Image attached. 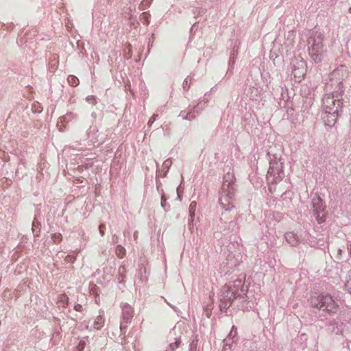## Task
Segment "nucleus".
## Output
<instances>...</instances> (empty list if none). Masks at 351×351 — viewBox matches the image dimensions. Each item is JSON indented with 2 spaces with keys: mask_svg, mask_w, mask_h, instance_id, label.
<instances>
[{
  "mask_svg": "<svg viewBox=\"0 0 351 351\" xmlns=\"http://www.w3.org/2000/svg\"><path fill=\"white\" fill-rule=\"evenodd\" d=\"M349 12L351 13V7L349 9Z\"/></svg>",
  "mask_w": 351,
  "mask_h": 351,
  "instance_id": "ea45409f",
  "label": "nucleus"
},
{
  "mask_svg": "<svg viewBox=\"0 0 351 351\" xmlns=\"http://www.w3.org/2000/svg\"><path fill=\"white\" fill-rule=\"evenodd\" d=\"M181 343L180 338L176 339L174 343H171L169 346V351H173L176 348H178Z\"/></svg>",
  "mask_w": 351,
  "mask_h": 351,
  "instance_id": "f3484780",
  "label": "nucleus"
},
{
  "mask_svg": "<svg viewBox=\"0 0 351 351\" xmlns=\"http://www.w3.org/2000/svg\"><path fill=\"white\" fill-rule=\"evenodd\" d=\"M347 246L349 253L351 255V241H348Z\"/></svg>",
  "mask_w": 351,
  "mask_h": 351,
  "instance_id": "c756f323",
  "label": "nucleus"
},
{
  "mask_svg": "<svg viewBox=\"0 0 351 351\" xmlns=\"http://www.w3.org/2000/svg\"><path fill=\"white\" fill-rule=\"evenodd\" d=\"M149 16L150 15L147 12H143L140 16V20L145 25H148L149 23Z\"/></svg>",
  "mask_w": 351,
  "mask_h": 351,
  "instance_id": "2eb2a0df",
  "label": "nucleus"
},
{
  "mask_svg": "<svg viewBox=\"0 0 351 351\" xmlns=\"http://www.w3.org/2000/svg\"><path fill=\"white\" fill-rule=\"evenodd\" d=\"M285 238L287 242L293 246H295L300 243L299 237L293 232H288L285 233Z\"/></svg>",
  "mask_w": 351,
  "mask_h": 351,
  "instance_id": "9d476101",
  "label": "nucleus"
},
{
  "mask_svg": "<svg viewBox=\"0 0 351 351\" xmlns=\"http://www.w3.org/2000/svg\"><path fill=\"white\" fill-rule=\"evenodd\" d=\"M177 193L179 199H180L179 189H177Z\"/></svg>",
  "mask_w": 351,
  "mask_h": 351,
  "instance_id": "f704fd0d",
  "label": "nucleus"
},
{
  "mask_svg": "<svg viewBox=\"0 0 351 351\" xmlns=\"http://www.w3.org/2000/svg\"><path fill=\"white\" fill-rule=\"evenodd\" d=\"M197 203L195 201L191 202L189 206V213L191 217V221H193V217L195 216V212L196 210Z\"/></svg>",
  "mask_w": 351,
  "mask_h": 351,
  "instance_id": "f8f14e48",
  "label": "nucleus"
},
{
  "mask_svg": "<svg viewBox=\"0 0 351 351\" xmlns=\"http://www.w3.org/2000/svg\"><path fill=\"white\" fill-rule=\"evenodd\" d=\"M90 142H91L92 143H95V141H94L93 139H91V140H90Z\"/></svg>",
  "mask_w": 351,
  "mask_h": 351,
  "instance_id": "4c0bfd02",
  "label": "nucleus"
},
{
  "mask_svg": "<svg viewBox=\"0 0 351 351\" xmlns=\"http://www.w3.org/2000/svg\"><path fill=\"white\" fill-rule=\"evenodd\" d=\"M342 106L341 96L334 93L326 94L322 99V107L326 116L323 117L328 125H333Z\"/></svg>",
  "mask_w": 351,
  "mask_h": 351,
  "instance_id": "f257e3e1",
  "label": "nucleus"
},
{
  "mask_svg": "<svg viewBox=\"0 0 351 351\" xmlns=\"http://www.w3.org/2000/svg\"><path fill=\"white\" fill-rule=\"evenodd\" d=\"M133 237L135 240L137 239V237H138V232L137 231L134 232Z\"/></svg>",
  "mask_w": 351,
  "mask_h": 351,
  "instance_id": "2f4dec72",
  "label": "nucleus"
},
{
  "mask_svg": "<svg viewBox=\"0 0 351 351\" xmlns=\"http://www.w3.org/2000/svg\"><path fill=\"white\" fill-rule=\"evenodd\" d=\"M168 304L170 306V304ZM171 306L172 307V308L175 309V307H174V306H171Z\"/></svg>",
  "mask_w": 351,
  "mask_h": 351,
  "instance_id": "58836bf2",
  "label": "nucleus"
},
{
  "mask_svg": "<svg viewBox=\"0 0 351 351\" xmlns=\"http://www.w3.org/2000/svg\"><path fill=\"white\" fill-rule=\"evenodd\" d=\"M237 334V332L236 327L232 326L231 331L230 332V333L228 335V338L233 339L236 337Z\"/></svg>",
  "mask_w": 351,
  "mask_h": 351,
  "instance_id": "aec40b11",
  "label": "nucleus"
},
{
  "mask_svg": "<svg viewBox=\"0 0 351 351\" xmlns=\"http://www.w3.org/2000/svg\"><path fill=\"white\" fill-rule=\"evenodd\" d=\"M91 116L95 119V112H93L91 114Z\"/></svg>",
  "mask_w": 351,
  "mask_h": 351,
  "instance_id": "c9c22d12",
  "label": "nucleus"
},
{
  "mask_svg": "<svg viewBox=\"0 0 351 351\" xmlns=\"http://www.w3.org/2000/svg\"><path fill=\"white\" fill-rule=\"evenodd\" d=\"M335 75H336V73H335V72H334V73H332V76Z\"/></svg>",
  "mask_w": 351,
  "mask_h": 351,
  "instance_id": "e433bc0d",
  "label": "nucleus"
},
{
  "mask_svg": "<svg viewBox=\"0 0 351 351\" xmlns=\"http://www.w3.org/2000/svg\"><path fill=\"white\" fill-rule=\"evenodd\" d=\"M93 143H88V145H93Z\"/></svg>",
  "mask_w": 351,
  "mask_h": 351,
  "instance_id": "79ce46f5",
  "label": "nucleus"
},
{
  "mask_svg": "<svg viewBox=\"0 0 351 351\" xmlns=\"http://www.w3.org/2000/svg\"><path fill=\"white\" fill-rule=\"evenodd\" d=\"M205 107V104H202V102L199 103L196 106L193 108V109L191 110L190 111L186 112L185 111H182L179 117H181L182 119L186 120H192L195 119L197 114L199 113L201 110H202Z\"/></svg>",
  "mask_w": 351,
  "mask_h": 351,
  "instance_id": "1a4fd4ad",
  "label": "nucleus"
},
{
  "mask_svg": "<svg viewBox=\"0 0 351 351\" xmlns=\"http://www.w3.org/2000/svg\"><path fill=\"white\" fill-rule=\"evenodd\" d=\"M86 101L87 102H88L89 104H96V100H95V98L94 96L93 95H90V96H88L86 97Z\"/></svg>",
  "mask_w": 351,
  "mask_h": 351,
  "instance_id": "412c9836",
  "label": "nucleus"
},
{
  "mask_svg": "<svg viewBox=\"0 0 351 351\" xmlns=\"http://www.w3.org/2000/svg\"><path fill=\"white\" fill-rule=\"evenodd\" d=\"M74 309L76 311H82V309H83V307L81 304H77L74 306Z\"/></svg>",
  "mask_w": 351,
  "mask_h": 351,
  "instance_id": "bb28decb",
  "label": "nucleus"
},
{
  "mask_svg": "<svg viewBox=\"0 0 351 351\" xmlns=\"http://www.w3.org/2000/svg\"><path fill=\"white\" fill-rule=\"evenodd\" d=\"M191 81V79L189 78V77H187L184 82H183V88L184 89H188L189 88V82Z\"/></svg>",
  "mask_w": 351,
  "mask_h": 351,
  "instance_id": "4be33fe9",
  "label": "nucleus"
},
{
  "mask_svg": "<svg viewBox=\"0 0 351 351\" xmlns=\"http://www.w3.org/2000/svg\"><path fill=\"white\" fill-rule=\"evenodd\" d=\"M67 300H68V298L66 295H61L60 296V300H59L58 302L64 306V304L67 302Z\"/></svg>",
  "mask_w": 351,
  "mask_h": 351,
  "instance_id": "6ab92c4d",
  "label": "nucleus"
},
{
  "mask_svg": "<svg viewBox=\"0 0 351 351\" xmlns=\"http://www.w3.org/2000/svg\"><path fill=\"white\" fill-rule=\"evenodd\" d=\"M205 312L206 313V316L208 317L210 313V308L208 306L206 308H205Z\"/></svg>",
  "mask_w": 351,
  "mask_h": 351,
  "instance_id": "cd10ccee",
  "label": "nucleus"
},
{
  "mask_svg": "<svg viewBox=\"0 0 351 351\" xmlns=\"http://www.w3.org/2000/svg\"><path fill=\"white\" fill-rule=\"evenodd\" d=\"M283 176L282 163L280 161H271L267 175V180L269 182H277V180H280Z\"/></svg>",
  "mask_w": 351,
  "mask_h": 351,
  "instance_id": "423d86ee",
  "label": "nucleus"
},
{
  "mask_svg": "<svg viewBox=\"0 0 351 351\" xmlns=\"http://www.w3.org/2000/svg\"><path fill=\"white\" fill-rule=\"evenodd\" d=\"M310 303L312 307L328 314H335L339 310V305L332 297L328 294L313 296L311 298Z\"/></svg>",
  "mask_w": 351,
  "mask_h": 351,
  "instance_id": "20e7f679",
  "label": "nucleus"
},
{
  "mask_svg": "<svg viewBox=\"0 0 351 351\" xmlns=\"http://www.w3.org/2000/svg\"><path fill=\"white\" fill-rule=\"evenodd\" d=\"M32 226H33V228H32L33 231H34V227L36 226V221H34V222L32 223Z\"/></svg>",
  "mask_w": 351,
  "mask_h": 351,
  "instance_id": "72a5a7b5",
  "label": "nucleus"
},
{
  "mask_svg": "<svg viewBox=\"0 0 351 351\" xmlns=\"http://www.w3.org/2000/svg\"><path fill=\"white\" fill-rule=\"evenodd\" d=\"M341 253H342V250H341V249L339 248V249L337 250V255H338V256H339V258H340V257H341Z\"/></svg>",
  "mask_w": 351,
  "mask_h": 351,
  "instance_id": "7c9ffc66",
  "label": "nucleus"
},
{
  "mask_svg": "<svg viewBox=\"0 0 351 351\" xmlns=\"http://www.w3.org/2000/svg\"><path fill=\"white\" fill-rule=\"evenodd\" d=\"M106 230V226L104 224H101L99 227V233L101 236L104 235V232Z\"/></svg>",
  "mask_w": 351,
  "mask_h": 351,
  "instance_id": "a878e982",
  "label": "nucleus"
},
{
  "mask_svg": "<svg viewBox=\"0 0 351 351\" xmlns=\"http://www.w3.org/2000/svg\"><path fill=\"white\" fill-rule=\"evenodd\" d=\"M166 206H167L166 198L165 197V195L162 194V197H161V206L164 209H165L166 208Z\"/></svg>",
  "mask_w": 351,
  "mask_h": 351,
  "instance_id": "393cba45",
  "label": "nucleus"
},
{
  "mask_svg": "<svg viewBox=\"0 0 351 351\" xmlns=\"http://www.w3.org/2000/svg\"><path fill=\"white\" fill-rule=\"evenodd\" d=\"M116 254L119 258H123L125 254V249L119 245L116 247Z\"/></svg>",
  "mask_w": 351,
  "mask_h": 351,
  "instance_id": "dca6fc26",
  "label": "nucleus"
},
{
  "mask_svg": "<svg viewBox=\"0 0 351 351\" xmlns=\"http://www.w3.org/2000/svg\"><path fill=\"white\" fill-rule=\"evenodd\" d=\"M61 240V235L60 234H58L56 236H55L54 237V241L55 242H57L58 241H60Z\"/></svg>",
  "mask_w": 351,
  "mask_h": 351,
  "instance_id": "c85d7f7f",
  "label": "nucleus"
},
{
  "mask_svg": "<svg viewBox=\"0 0 351 351\" xmlns=\"http://www.w3.org/2000/svg\"><path fill=\"white\" fill-rule=\"evenodd\" d=\"M93 143H88V145H93Z\"/></svg>",
  "mask_w": 351,
  "mask_h": 351,
  "instance_id": "a19ab883",
  "label": "nucleus"
},
{
  "mask_svg": "<svg viewBox=\"0 0 351 351\" xmlns=\"http://www.w3.org/2000/svg\"><path fill=\"white\" fill-rule=\"evenodd\" d=\"M172 165V161L171 159H167L162 164V169L163 170H165L166 172L169 170V169L170 168V167Z\"/></svg>",
  "mask_w": 351,
  "mask_h": 351,
  "instance_id": "a211bd4d",
  "label": "nucleus"
},
{
  "mask_svg": "<svg viewBox=\"0 0 351 351\" xmlns=\"http://www.w3.org/2000/svg\"><path fill=\"white\" fill-rule=\"evenodd\" d=\"M69 84L72 86H76L79 84V80L74 75H69L67 77Z\"/></svg>",
  "mask_w": 351,
  "mask_h": 351,
  "instance_id": "4468645a",
  "label": "nucleus"
},
{
  "mask_svg": "<svg viewBox=\"0 0 351 351\" xmlns=\"http://www.w3.org/2000/svg\"><path fill=\"white\" fill-rule=\"evenodd\" d=\"M230 178V174H227L224 177L219 197V204L225 210H230L234 207L232 204V199L234 196V184L228 180Z\"/></svg>",
  "mask_w": 351,
  "mask_h": 351,
  "instance_id": "39448f33",
  "label": "nucleus"
},
{
  "mask_svg": "<svg viewBox=\"0 0 351 351\" xmlns=\"http://www.w3.org/2000/svg\"><path fill=\"white\" fill-rule=\"evenodd\" d=\"M323 40V34L318 32H313L309 38L308 52L311 58L315 63H319L324 60L325 50Z\"/></svg>",
  "mask_w": 351,
  "mask_h": 351,
  "instance_id": "f03ea898",
  "label": "nucleus"
},
{
  "mask_svg": "<svg viewBox=\"0 0 351 351\" xmlns=\"http://www.w3.org/2000/svg\"><path fill=\"white\" fill-rule=\"evenodd\" d=\"M75 118V114L72 112H68L63 117H60L62 122L69 123Z\"/></svg>",
  "mask_w": 351,
  "mask_h": 351,
  "instance_id": "ddd939ff",
  "label": "nucleus"
},
{
  "mask_svg": "<svg viewBox=\"0 0 351 351\" xmlns=\"http://www.w3.org/2000/svg\"><path fill=\"white\" fill-rule=\"evenodd\" d=\"M122 317L120 323L121 334H123L128 327V324L132 322L134 316V311L132 307L128 304H123L121 305Z\"/></svg>",
  "mask_w": 351,
  "mask_h": 351,
  "instance_id": "0eeeda50",
  "label": "nucleus"
},
{
  "mask_svg": "<svg viewBox=\"0 0 351 351\" xmlns=\"http://www.w3.org/2000/svg\"><path fill=\"white\" fill-rule=\"evenodd\" d=\"M157 117H158V115L156 114H154L153 116L149 119L148 123H147V125L149 128L151 127V125L155 121Z\"/></svg>",
  "mask_w": 351,
  "mask_h": 351,
  "instance_id": "5701e85b",
  "label": "nucleus"
},
{
  "mask_svg": "<svg viewBox=\"0 0 351 351\" xmlns=\"http://www.w3.org/2000/svg\"><path fill=\"white\" fill-rule=\"evenodd\" d=\"M313 210L314 215L319 223H322L325 221L324 208L322 199L316 196L312 199Z\"/></svg>",
  "mask_w": 351,
  "mask_h": 351,
  "instance_id": "6e6552de",
  "label": "nucleus"
},
{
  "mask_svg": "<svg viewBox=\"0 0 351 351\" xmlns=\"http://www.w3.org/2000/svg\"><path fill=\"white\" fill-rule=\"evenodd\" d=\"M242 285L241 280H237L230 283V285H225L220 291L219 295V308L221 311H225L228 309L234 299L236 298L238 290L236 289Z\"/></svg>",
  "mask_w": 351,
  "mask_h": 351,
  "instance_id": "7ed1b4c3",
  "label": "nucleus"
},
{
  "mask_svg": "<svg viewBox=\"0 0 351 351\" xmlns=\"http://www.w3.org/2000/svg\"><path fill=\"white\" fill-rule=\"evenodd\" d=\"M104 322H105V319L104 317V315L100 314L99 315H98L96 317L95 320L94 321V323H93L94 328H95L97 330L101 328L104 325Z\"/></svg>",
  "mask_w": 351,
  "mask_h": 351,
  "instance_id": "9b49d317",
  "label": "nucleus"
},
{
  "mask_svg": "<svg viewBox=\"0 0 351 351\" xmlns=\"http://www.w3.org/2000/svg\"><path fill=\"white\" fill-rule=\"evenodd\" d=\"M92 132V127L90 128L89 131L87 132V136L90 135V133Z\"/></svg>",
  "mask_w": 351,
  "mask_h": 351,
  "instance_id": "473e14b6",
  "label": "nucleus"
},
{
  "mask_svg": "<svg viewBox=\"0 0 351 351\" xmlns=\"http://www.w3.org/2000/svg\"><path fill=\"white\" fill-rule=\"evenodd\" d=\"M345 286L347 290L351 293V276H350V278L347 280Z\"/></svg>",
  "mask_w": 351,
  "mask_h": 351,
  "instance_id": "b1692460",
  "label": "nucleus"
}]
</instances>
